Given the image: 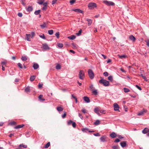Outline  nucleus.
I'll use <instances>...</instances> for the list:
<instances>
[{
	"mask_svg": "<svg viewBox=\"0 0 149 149\" xmlns=\"http://www.w3.org/2000/svg\"><path fill=\"white\" fill-rule=\"evenodd\" d=\"M99 82L100 83L102 84L105 86H108L109 85V82L103 79L99 80Z\"/></svg>",
	"mask_w": 149,
	"mask_h": 149,
	"instance_id": "obj_1",
	"label": "nucleus"
},
{
	"mask_svg": "<svg viewBox=\"0 0 149 149\" xmlns=\"http://www.w3.org/2000/svg\"><path fill=\"white\" fill-rule=\"evenodd\" d=\"M88 73L90 78L93 79L94 77V74L93 71L91 69H89L88 70Z\"/></svg>",
	"mask_w": 149,
	"mask_h": 149,
	"instance_id": "obj_2",
	"label": "nucleus"
},
{
	"mask_svg": "<svg viewBox=\"0 0 149 149\" xmlns=\"http://www.w3.org/2000/svg\"><path fill=\"white\" fill-rule=\"evenodd\" d=\"M148 110L145 109H143L142 110H141L137 114L139 116H143L145 113H147Z\"/></svg>",
	"mask_w": 149,
	"mask_h": 149,
	"instance_id": "obj_3",
	"label": "nucleus"
},
{
	"mask_svg": "<svg viewBox=\"0 0 149 149\" xmlns=\"http://www.w3.org/2000/svg\"><path fill=\"white\" fill-rule=\"evenodd\" d=\"M79 78L80 79H83L84 77V73L83 70H80L79 73Z\"/></svg>",
	"mask_w": 149,
	"mask_h": 149,
	"instance_id": "obj_4",
	"label": "nucleus"
},
{
	"mask_svg": "<svg viewBox=\"0 0 149 149\" xmlns=\"http://www.w3.org/2000/svg\"><path fill=\"white\" fill-rule=\"evenodd\" d=\"M103 2L108 6H113L115 4L113 2L108 1L106 0L104 1Z\"/></svg>",
	"mask_w": 149,
	"mask_h": 149,
	"instance_id": "obj_5",
	"label": "nucleus"
},
{
	"mask_svg": "<svg viewBox=\"0 0 149 149\" xmlns=\"http://www.w3.org/2000/svg\"><path fill=\"white\" fill-rule=\"evenodd\" d=\"M88 7L90 9L94 8L96 7V4L95 3H90L88 4Z\"/></svg>",
	"mask_w": 149,
	"mask_h": 149,
	"instance_id": "obj_6",
	"label": "nucleus"
},
{
	"mask_svg": "<svg viewBox=\"0 0 149 149\" xmlns=\"http://www.w3.org/2000/svg\"><path fill=\"white\" fill-rule=\"evenodd\" d=\"M42 48L43 49L45 50H47L50 49V48L48 46V45L46 43L43 44Z\"/></svg>",
	"mask_w": 149,
	"mask_h": 149,
	"instance_id": "obj_7",
	"label": "nucleus"
},
{
	"mask_svg": "<svg viewBox=\"0 0 149 149\" xmlns=\"http://www.w3.org/2000/svg\"><path fill=\"white\" fill-rule=\"evenodd\" d=\"M113 107L115 111H119V107L117 103H114L113 104Z\"/></svg>",
	"mask_w": 149,
	"mask_h": 149,
	"instance_id": "obj_8",
	"label": "nucleus"
},
{
	"mask_svg": "<svg viewBox=\"0 0 149 149\" xmlns=\"http://www.w3.org/2000/svg\"><path fill=\"white\" fill-rule=\"evenodd\" d=\"M129 38L130 40L132 41L133 42H135L136 39L132 35H130L129 36Z\"/></svg>",
	"mask_w": 149,
	"mask_h": 149,
	"instance_id": "obj_9",
	"label": "nucleus"
},
{
	"mask_svg": "<svg viewBox=\"0 0 149 149\" xmlns=\"http://www.w3.org/2000/svg\"><path fill=\"white\" fill-rule=\"evenodd\" d=\"M106 136H102L100 138V140L101 141L104 142L106 141Z\"/></svg>",
	"mask_w": 149,
	"mask_h": 149,
	"instance_id": "obj_10",
	"label": "nucleus"
},
{
	"mask_svg": "<svg viewBox=\"0 0 149 149\" xmlns=\"http://www.w3.org/2000/svg\"><path fill=\"white\" fill-rule=\"evenodd\" d=\"M142 133L144 134H146L147 133L149 132V128H145L142 131Z\"/></svg>",
	"mask_w": 149,
	"mask_h": 149,
	"instance_id": "obj_11",
	"label": "nucleus"
},
{
	"mask_svg": "<svg viewBox=\"0 0 149 149\" xmlns=\"http://www.w3.org/2000/svg\"><path fill=\"white\" fill-rule=\"evenodd\" d=\"M121 146L123 148L125 147L126 145V142L125 141H123L120 143Z\"/></svg>",
	"mask_w": 149,
	"mask_h": 149,
	"instance_id": "obj_12",
	"label": "nucleus"
},
{
	"mask_svg": "<svg viewBox=\"0 0 149 149\" xmlns=\"http://www.w3.org/2000/svg\"><path fill=\"white\" fill-rule=\"evenodd\" d=\"M110 136L112 138H114L117 136V135L116 133L114 132H112L110 134Z\"/></svg>",
	"mask_w": 149,
	"mask_h": 149,
	"instance_id": "obj_13",
	"label": "nucleus"
},
{
	"mask_svg": "<svg viewBox=\"0 0 149 149\" xmlns=\"http://www.w3.org/2000/svg\"><path fill=\"white\" fill-rule=\"evenodd\" d=\"M84 100L87 103H88L90 102V100L89 98L86 96L84 97L83 98Z\"/></svg>",
	"mask_w": 149,
	"mask_h": 149,
	"instance_id": "obj_14",
	"label": "nucleus"
},
{
	"mask_svg": "<svg viewBox=\"0 0 149 149\" xmlns=\"http://www.w3.org/2000/svg\"><path fill=\"white\" fill-rule=\"evenodd\" d=\"M44 6L42 8V9L43 10H45L47 8V6L48 3L46 2L45 3H42Z\"/></svg>",
	"mask_w": 149,
	"mask_h": 149,
	"instance_id": "obj_15",
	"label": "nucleus"
},
{
	"mask_svg": "<svg viewBox=\"0 0 149 149\" xmlns=\"http://www.w3.org/2000/svg\"><path fill=\"white\" fill-rule=\"evenodd\" d=\"M26 39L28 41H30L31 40L30 37L31 36V35L30 34H26Z\"/></svg>",
	"mask_w": 149,
	"mask_h": 149,
	"instance_id": "obj_16",
	"label": "nucleus"
},
{
	"mask_svg": "<svg viewBox=\"0 0 149 149\" xmlns=\"http://www.w3.org/2000/svg\"><path fill=\"white\" fill-rule=\"evenodd\" d=\"M26 9L28 11H31L33 9V8L32 6H29L28 8H26Z\"/></svg>",
	"mask_w": 149,
	"mask_h": 149,
	"instance_id": "obj_17",
	"label": "nucleus"
},
{
	"mask_svg": "<svg viewBox=\"0 0 149 149\" xmlns=\"http://www.w3.org/2000/svg\"><path fill=\"white\" fill-rule=\"evenodd\" d=\"M36 77V75H33L31 76L30 77V80L31 81H33L35 79Z\"/></svg>",
	"mask_w": 149,
	"mask_h": 149,
	"instance_id": "obj_18",
	"label": "nucleus"
},
{
	"mask_svg": "<svg viewBox=\"0 0 149 149\" xmlns=\"http://www.w3.org/2000/svg\"><path fill=\"white\" fill-rule=\"evenodd\" d=\"M94 112L97 114L99 116L100 115V114L99 113V110L98 108H95L94 109Z\"/></svg>",
	"mask_w": 149,
	"mask_h": 149,
	"instance_id": "obj_19",
	"label": "nucleus"
},
{
	"mask_svg": "<svg viewBox=\"0 0 149 149\" xmlns=\"http://www.w3.org/2000/svg\"><path fill=\"white\" fill-rule=\"evenodd\" d=\"M73 10L77 13H83V12L81 10L79 9H74Z\"/></svg>",
	"mask_w": 149,
	"mask_h": 149,
	"instance_id": "obj_20",
	"label": "nucleus"
},
{
	"mask_svg": "<svg viewBox=\"0 0 149 149\" xmlns=\"http://www.w3.org/2000/svg\"><path fill=\"white\" fill-rule=\"evenodd\" d=\"M118 56L121 59H123L124 58H125L127 57V56L124 55H118Z\"/></svg>",
	"mask_w": 149,
	"mask_h": 149,
	"instance_id": "obj_21",
	"label": "nucleus"
},
{
	"mask_svg": "<svg viewBox=\"0 0 149 149\" xmlns=\"http://www.w3.org/2000/svg\"><path fill=\"white\" fill-rule=\"evenodd\" d=\"M24 125H19L15 127V129H17L22 127Z\"/></svg>",
	"mask_w": 149,
	"mask_h": 149,
	"instance_id": "obj_22",
	"label": "nucleus"
},
{
	"mask_svg": "<svg viewBox=\"0 0 149 149\" xmlns=\"http://www.w3.org/2000/svg\"><path fill=\"white\" fill-rule=\"evenodd\" d=\"M33 67L35 69H37L39 67V65L38 64H34L33 65Z\"/></svg>",
	"mask_w": 149,
	"mask_h": 149,
	"instance_id": "obj_23",
	"label": "nucleus"
},
{
	"mask_svg": "<svg viewBox=\"0 0 149 149\" xmlns=\"http://www.w3.org/2000/svg\"><path fill=\"white\" fill-rule=\"evenodd\" d=\"M46 25H47L46 23L45 22H44V23L43 24L40 25V26L41 28H44L47 27Z\"/></svg>",
	"mask_w": 149,
	"mask_h": 149,
	"instance_id": "obj_24",
	"label": "nucleus"
},
{
	"mask_svg": "<svg viewBox=\"0 0 149 149\" xmlns=\"http://www.w3.org/2000/svg\"><path fill=\"white\" fill-rule=\"evenodd\" d=\"M63 109L61 107H57V110L58 111H61L63 110Z\"/></svg>",
	"mask_w": 149,
	"mask_h": 149,
	"instance_id": "obj_25",
	"label": "nucleus"
},
{
	"mask_svg": "<svg viewBox=\"0 0 149 149\" xmlns=\"http://www.w3.org/2000/svg\"><path fill=\"white\" fill-rule=\"evenodd\" d=\"M86 20L88 22V26L91 25L92 23V20L91 19H87Z\"/></svg>",
	"mask_w": 149,
	"mask_h": 149,
	"instance_id": "obj_26",
	"label": "nucleus"
},
{
	"mask_svg": "<svg viewBox=\"0 0 149 149\" xmlns=\"http://www.w3.org/2000/svg\"><path fill=\"white\" fill-rule=\"evenodd\" d=\"M68 38L71 40H73L76 38V36L74 35H72L70 36H69Z\"/></svg>",
	"mask_w": 149,
	"mask_h": 149,
	"instance_id": "obj_27",
	"label": "nucleus"
},
{
	"mask_svg": "<svg viewBox=\"0 0 149 149\" xmlns=\"http://www.w3.org/2000/svg\"><path fill=\"white\" fill-rule=\"evenodd\" d=\"M37 3L40 5H41L43 3L45 0H38Z\"/></svg>",
	"mask_w": 149,
	"mask_h": 149,
	"instance_id": "obj_28",
	"label": "nucleus"
},
{
	"mask_svg": "<svg viewBox=\"0 0 149 149\" xmlns=\"http://www.w3.org/2000/svg\"><path fill=\"white\" fill-rule=\"evenodd\" d=\"M100 122L99 120H96L95 122L94 123V124L95 125H99L100 124Z\"/></svg>",
	"mask_w": 149,
	"mask_h": 149,
	"instance_id": "obj_29",
	"label": "nucleus"
},
{
	"mask_svg": "<svg viewBox=\"0 0 149 149\" xmlns=\"http://www.w3.org/2000/svg\"><path fill=\"white\" fill-rule=\"evenodd\" d=\"M21 59L23 61H25L27 59V57L26 56H22Z\"/></svg>",
	"mask_w": 149,
	"mask_h": 149,
	"instance_id": "obj_30",
	"label": "nucleus"
},
{
	"mask_svg": "<svg viewBox=\"0 0 149 149\" xmlns=\"http://www.w3.org/2000/svg\"><path fill=\"white\" fill-rule=\"evenodd\" d=\"M112 149H119V147L118 145L114 146L112 147Z\"/></svg>",
	"mask_w": 149,
	"mask_h": 149,
	"instance_id": "obj_31",
	"label": "nucleus"
},
{
	"mask_svg": "<svg viewBox=\"0 0 149 149\" xmlns=\"http://www.w3.org/2000/svg\"><path fill=\"white\" fill-rule=\"evenodd\" d=\"M30 91V89L29 87H27L25 89V91L26 92H29Z\"/></svg>",
	"mask_w": 149,
	"mask_h": 149,
	"instance_id": "obj_32",
	"label": "nucleus"
},
{
	"mask_svg": "<svg viewBox=\"0 0 149 149\" xmlns=\"http://www.w3.org/2000/svg\"><path fill=\"white\" fill-rule=\"evenodd\" d=\"M92 91V93L94 94L95 95H96L97 94V90L95 89H94Z\"/></svg>",
	"mask_w": 149,
	"mask_h": 149,
	"instance_id": "obj_33",
	"label": "nucleus"
},
{
	"mask_svg": "<svg viewBox=\"0 0 149 149\" xmlns=\"http://www.w3.org/2000/svg\"><path fill=\"white\" fill-rule=\"evenodd\" d=\"M123 89L124 92L125 93H127L130 91V90L127 88H123Z\"/></svg>",
	"mask_w": 149,
	"mask_h": 149,
	"instance_id": "obj_34",
	"label": "nucleus"
},
{
	"mask_svg": "<svg viewBox=\"0 0 149 149\" xmlns=\"http://www.w3.org/2000/svg\"><path fill=\"white\" fill-rule=\"evenodd\" d=\"M49 34L50 35H52L54 33L53 30H49L48 31Z\"/></svg>",
	"mask_w": 149,
	"mask_h": 149,
	"instance_id": "obj_35",
	"label": "nucleus"
},
{
	"mask_svg": "<svg viewBox=\"0 0 149 149\" xmlns=\"http://www.w3.org/2000/svg\"><path fill=\"white\" fill-rule=\"evenodd\" d=\"M56 68L57 70H60V69L61 68V65L60 64H57L56 65Z\"/></svg>",
	"mask_w": 149,
	"mask_h": 149,
	"instance_id": "obj_36",
	"label": "nucleus"
},
{
	"mask_svg": "<svg viewBox=\"0 0 149 149\" xmlns=\"http://www.w3.org/2000/svg\"><path fill=\"white\" fill-rule=\"evenodd\" d=\"M50 145V142H48L45 146V148H47Z\"/></svg>",
	"mask_w": 149,
	"mask_h": 149,
	"instance_id": "obj_37",
	"label": "nucleus"
},
{
	"mask_svg": "<svg viewBox=\"0 0 149 149\" xmlns=\"http://www.w3.org/2000/svg\"><path fill=\"white\" fill-rule=\"evenodd\" d=\"M42 95H40L39 97H38V98H39V99L42 100V101H45V99H43V98H42Z\"/></svg>",
	"mask_w": 149,
	"mask_h": 149,
	"instance_id": "obj_38",
	"label": "nucleus"
},
{
	"mask_svg": "<svg viewBox=\"0 0 149 149\" xmlns=\"http://www.w3.org/2000/svg\"><path fill=\"white\" fill-rule=\"evenodd\" d=\"M9 124L11 125H16V122L13 121L10 122Z\"/></svg>",
	"mask_w": 149,
	"mask_h": 149,
	"instance_id": "obj_39",
	"label": "nucleus"
},
{
	"mask_svg": "<svg viewBox=\"0 0 149 149\" xmlns=\"http://www.w3.org/2000/svg\"><path fill=\"white\" fill-rule=\"evenodd\" d=\"M40 10H38L34 12V14L36 15H38L40 13Z\"/></svg>",
	"mask_w": 149,
	"mask_h": 149,
	"instance_id": "obj_40",
	"label": "nucleus"
},
{
	"mask_svg": "<svg viewBox=\"0 0 149 149\" xmlns=\"http://www.w3.org/2000/svg\"><path fill=\"white\" fill-rule=\"evenodd\" d=\"M76 0H71L70 1V4L72 5L74 3L76 2Z\"/></svg>",
	"mask_w": 149,
	"mask_h": 149,
	"instance_id": "obj_41",
	"label": "nucleus"
},
{
	"mask_svg": "<svg viewBox=\"0 0 149 149\" xmlns=\"http://www.w3.org/2000/svg\"><path fill=\"white\" fill-rule=\"evenodd\" d=\"M58 47L60 48H62L63 46V44L61 43H58Z\"/></svg>",
	"mask_w": 149,
	"mask_h": 149,
	"instance_id": "obj_42",
	"label": "nucleus"
},
{
	"mask_svg": "<svg viewBox=\"0 0 149 149\" xmlns=\"http://www.w3.org/2000/svg\"><path fill=\"white\" fill-rule=\"evenodd\" d=\"M81 32H82V30H81V29H80V30H79V31L78 32V33H76L77 35L78 36H80L81 34Z\"/></svg>",
	"mask_w": 149,
	"mask_h": 149,
	"instance_id": "obj_43",
	"label": "nucleus"
},
{
	"mask_svg": "<svg viewBox=\"0 0 149 149\" xmlns=\"http://www.w3.org/2000/svg\"><path fill=\"white\" fill-rule=\"evenodd\" d=\"M19 146L23 147V148H26L27 147V145H24L23 144H20Z\"/></svg>",
	"mask_w": 149,
	"mask_h": 149,
	"instance_id": "obj_44",
	"label": "nucleus"
},
{
	"mask_svg": "<svg viewBox=\"0 0 149 149\" xmlns=\"http://www.w3.org/2000/svg\"><path fill=\"white\" fill-rule=\"evenodd\" d=\"M39 36L40 38H41L44 39H45L46 38L45 37V35L43 34H42V35H40Z\"/></svg>",
	"mask_w": 149,
	"mask_h": 149,
	"instance_id": "obj_45",
	"label": "nucleus"
},
{
	"mask_svg": "<svg viewBox=\"0 0 149 149\" xmlns=\"http://www.w3.org/2000/svg\"><path fill=\"white\" fill-rule=\"evenodd\" d=\"M90 88L91 89V91H93V90L94 89V88L93 87V85H91L90 86Z\"/></svg>",
	"mask_w": 149,
	"mask_h": 149,
	"instance_id": "obj_46",
	"label": "nucleus"
},
{
	"mask_svg": "<svg viewBox=\"0 0 149 149\" xmlns=\"http://www.w3.org/2000/svg\"><path fill=\"white\" fill-rule=\"evenodd\" d=\"M108 79L109 80L112 81L113 80V77L112 76H109L108 77Z\"/></svg>",
	"mask_w": 149,
	"mask_h": 149,
	"instance_id": "obj_47",
	"label": "nucleus"
},
{
	"mask_svg": "<svg viewBox=\"0 0 149 149\" xmlns=\"http://www.w3.org/2000/svg\"><path fill=\"white\" fill-rule=\"evenodd\" d=\"M55 35L56 36V37L57 38H58L59 37V32H56V33Z\"/></svg>",
	"mask_w": 149,
	"mask_h": 149,
	"instance_id": "obj_48",
	"label": "nucleus"
},
{
	"mask_svg": "<svg viewBox=\"0 0 149 149\" xmlns=\"http://www.w3.org/2000/svg\"><path fill=\"white\" fill-rule=\"evenodd\" d=\"M18 66L20 68L22 69L23 67H22V64H21L20 63H18Z\"/></svg>",
	"mask_w": 149,
	"mask_h": 149,
	"instance_id": "obj_49",
	"label": "nucleus"
},
{
	"mask_svg": "<svg viewBox=\"0 0 149 149\" xmlns=\"http://www.w3.org/2000/svg\"><path fill=\"white\" fill-rule=\"evenodd\" d=\"M72 125L73 127L74 128L76 127V124L73 121V123H72Z\"/></svg>",
	"mask_w": 149,
	"mask_h": 149,
	"instance_id": "obj_50",
	"label": "nucleus"
},
{
	"mask_svg": "<svg viewBox=\"0 0 149 149\" xmlns=\"http://www.w3.org/2000/svg\"><path fill=\"white\" fill-rule=\"evenodd\" d=\"M135 86L138 88L139 90L141 91L142 90L141 88L138 85H135Z\"/></svg>",
	"mask_w": 149,
	"mask_h": 149,
	"instance_id": "obj_51",
	"label": "nucleus"
},
{
	"mask_svg": "<svg viewBox=\"0 0 149 149\" xmlns=\"http://www.w3.org/2000/svg\"><path fill=\"white\" fill-rule=\"evenodd\" d=\"M104 75L105 77L107 76L108 75V73L107 72H105L104 73Z\"/></svg>",
	"mask_w": 149,
	"mask_h": 149,
	"instance_id": "obj_52",
	"label": "nucleus"
},
{
	"mask_svg": "<svg viewBox=\"0 0 149 149\" xmlns=\"http://www.w3.org/2000/svg\"><path fill=\"white\" fill-rule=\"evenodd\" d=\"M31 38H32L35 36V33L34 32H31Z\"/></svg>",
	"mask_w": 149,
	"mask_h": 149,
	"instance_id": "obj_53",
	"label": "nucleus"
},
{
	"mask_svg": "<svg viewBox=\"0 0 149 149\" xmlns=\"http://www.w3.org/2000/svg\"><path fill=\"white\" fill-rule=\"evenodd\" d=\"M106 111L104 110H102L100 111V112L103 114H105Z\"/></svg>",
	"mask_w": 149,
	"mask_h": 149,
	"instance_id": "obj_54",
	"label": "nucleus"
},
{
	"mask_svg": "<svg viewBox=\"0 0 149 149\" xmlns=\"http://www.w3.org/2000/svg\"><path fill=\"white\" fill-rule=\"evenodd\" d=\"M64 112V114L62 116V118H65L66 115V113L65 112Z\"/></svg>",
	"mask_w": 149,
	"mask_h": 149,
	"instance_id": "obj_55",
	"label": "nucleus"
},
{
	"mask_svg": "<svg viewBox=\"0 0 149 149\" xmlns=\"http://www.w3.org/2000/svg\"><path fill=\"white\" fill-rule=\"evenodd\" d=\"M145 42H146V45L147 46H148L149 47V40L148 39L147 40H146Z\"/></svg>",
	"mask_w": 149,
	"mask_h": 149,
	"instance_id": "obj_56",
	"label": "nucleus"
},
{
	"mask_svg": "<svg viewBox=\"0 0 149 149\" xmlns=\"http://www.w3.org/2000/svg\"><path fill=\"white\" fill-rule=\"evenodd\" d=\"M117 136L120 139H122L123 138V137L122 136L120 135H117Z\"/></svg>",
	"mask_w": 149,
	"mask_h": 149,
	"instance_id": "obj_57",
	"label": "nucleus"
},
{
	"mask_svg": "<svg viewBox=\"0 0 149 149\" xmlns=\"http://www.w3.org/2000/svg\"><path fill=\"white\" fill-rule=\"evenodd\" d=\"M73 121L71 120H70L68 122V125H70L71 123H72Z\"/></svg>",
	"mask_w": 149,
	"mask_h": 149,
	"instance_id": "obj_58",
	"label": "nucleus"
},
{
	"mask_svg": "<svg viewBox=\"0 0 149 149\" xmlns=\"http://www.w3.org/2000/svg\"><path fill=\"white\" fill-rule=\"evenodd\" d=\"M42 85H43L42 84H40V83L38 86L39 88H41L42 87Z\"/></svg>",
	"mask_w": 149,
	"mask_h": 149,
	"instance_id": "obj_59",
	"label": "nucleus"
},
{
	"mask_svg": "<svg viewBox=\"0 0 149 149\" xmlns=\"http://www.w3.org/2000/svg\"><path fill=\"white\" fill-rule=\"evenodd\" d=\"M56 1L57 0H53L52 2V4H54L56 2Z\"/></svg>",
	"mask_w": 149,
	"mask_h": 149,
	"instance_id": "obj_60",
	"label": "nucleus"
},
{
	"mask_svg": "<svg viewBox=\"0 0 149 149\" xmlns=\"http://www.w3.org/2000/svg\"><path fill=\"white\" fill-rule=\"evenodd\" d=\"M6 62H5V61H3V62H1V64L3 65H6Z\"/></svg>",
	"mask_w": 149,
	"mask_h": 149,
	"instance_id": "obj_61",
	"label": "nucleus"
},
{
	"mask_svg": "<svg viewBox=\"0 0 149 149\" xmlns=\"http://www.w3.org/2000/svg\"><path fill=\"white\" fill-rule=\"evenodd\" d=\"M94 135L95 136H100V134L99 133H97V134H94Z\"/></svg>",
	"mask_w": 149,
	"mask_h": 149,
	"instance_id": "obj_62",
	"label": "nucleus"
},
{
	"mask_svg": "<svg viewBox=\"0 0 149 149\" xmlns=\"http://www.w3.org/2000/svg\"><path fill=\"white\" fill-rule=\"evenodd\" d=\"M81 111L83 113H85L86 112V110L84 109H82L81 110Z\"/></svg>",
	"mask_w": 149,
	"mask_h": 149,
	"instance_id": "obj_63",
	"label": "nucleus"
},
{
	"mask_svg": "<svg viewBox=\"0 0 149 149\" xmlns=\"http://www.w3.org/2000/svg\"><path fill=\"white\" fill-rule=\"evenodd\" d=\"M120 141V140L118 139H116L114 141L115 142H118Z\"/></svg>",
	"mask_w": 149,
	"mask_h": 149,
	"instance_id": "obj_64",
	"label": "nucleus"
}]
</instances>
